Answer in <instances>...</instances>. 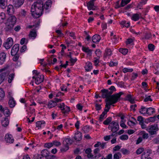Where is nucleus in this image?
I'll use <instances>...</instances> for the list:
<instances>
[{
    "label": "nucleus",
    "mask_w": 159,
    "mask_h": 159,
    "mask_svg": "<svg viewBox=\"0 0 159 159\" xmlns=\"http://www.w3.org/2000/svg\"><path fill=\"white\" fill-rule=\"evenodd\" d=\"M43 2L40 0L34 2L32 5L31 11L34 17H39L42 14L43 10Z\"/></svg>",
    "instance_id": "f257e3e1"
},
{
    "label": "nucleus",
    "mask_w": 159,
    "mask_h": 159,
    "mask_svg": "<svg viewBox=\"0 0 159 159\" xmlns=\"http://www.w3.org/2000/svg\"><path fill=\"white\" fill-rule=\"evenodd\" d=\"M146 130L151 135H156L159 130V128L157 124H154L148 126Z\"/></svg>",
    "instance_id": "f03ea898"
},
{
    "label": "nucleus",
    "mask_w": 159,
    "mask_h": 159,
    "mask_svg": "<svg viewBox=\"0 0 159 159\" xmlns=\"http://www.w3.org/2000/svg\"><path fill=\"white\" fill-rule=\"evenodd\" d=\"M119 127L118 123L113 121L109 125L108 128L111 129L113 133H115L119 129Z\"/></svg>",
    "instance_id": "7ed1b4c3"
},
{
    "label": "nucleus",
    "mask_w": 159,
    "mask_h": 159,
    "mask_svg": "<svg viewBox=\"0 0 159 159\" xmlns=\"http://www.w3.org/2000/svg\"><path fill=\"white\" fill-rule=\"evenodd\" d=\"M123 93L120 92L119 93L111 95L107 101L112 102L113 104L116 103Z\"/></svg>",
    "instance_id": "20e7f679"
},
{
    "label": "nucleus",
    "mask_w": 159,
    "mask_h": 159,
    "mask_svg": "<svg viewBox=\"0 0 159 159\" xmlns=\"http://www.w3.org/2000/svg\"><path fill=\"white\" fill-rule=\"evenodd\" d=\"M13 44V41L12 38H8L7 39L6 42L4 43L3 45L7 49H9Z\"/></svg>",
    "instance_id": "39448f33"
},
{
    "label": "nucleus",
    "mask_w": 159,
    "mask_h": 159,
    "mask_svg": "<svg viewBox=\"0 0 159 159\" xmlns=\"http://www.w3.org/2000/svg\"><path fill=\"white\" fill-rule=\"evenodd\" d=\"M102 93V97L103 98H106V100L108 99L109 97L112 93V91H109L107 89H103L101 90Z\"/></svg>",
    "instance_id": "423d86ee"
},
{
    "label": "nucleus",
    "mask_w": 159,
    "mask_h": 159,
    "mask_svg": "<svg viewBox=\"0 0 159 159\" xmlns=\"http://www.w3.org/2000/svg\"><path fill=\"white\" fill-rule=\"evenodd\" d=\"M44 76L43 75H41L36 77L33 76V79H35V83L37 84H39L43 81Z\"/></svg>",
    "instance_id": "0eeeda50"
},
{
    "label": "nucleus",
    "mask_w": 159,
    "mask_h": 159,
    "mask_svg": "<svg viewBox=\"0 0 159 159\" xmlns=\"http://www.w3.org/2000/svg\"><path fill=\"white\" fill-rule=\"evenodd\" d=\"M19 49V44H15L14 45L11 50V55H16L18 52Z\"/></svg>",
    "instance_id": "6e6552de"
},
{
    "label": "nucleus",
    "mask_w": 159,
    "mask_h": 159,
    "mask_svg": "<svg viewBox=\"0 0 159 159\" xmlns=\"http://www.w3.org/2000/svg\"><path fill=\"white\" fill-rule=\"evenodd\" d=\"M24 0H13V3L15 7H19L23 4Z\"/></svg>",
    "instance_id": "1a4fd4ad"
},
{
    "label": "nucleus",
    "mask_w": 159,
    "mask_h": 159,
    "mask_svg": "<svg viewBox=\"0 0 159 159\" xmlns=\"http://www.w3.org/2000/svg\"><path fill=\"white\" fill-rule=\"evenodd\" d=\"M7 12L8 14L9 15H13L14 12V9L13 5H9L7 7Z\"/></svg>",
    "instance_id": "9d476101"
},
{
    "label": "nucleus",
    "mask_w": 159,
    "mask_h": 159,
    "mask_svg": "<svg viewBox=\"0 0 159 159\" xmlns=\"http://www.w3.org/2000/svg\"><path fill=\"white\" fill-rule=\"evenodd\" d=\"M36 30L35 29H34L30 32V34H29V37L30 38L34 39L36 37Z\"/></svg>",
    "instance_id": "9b49d317"
},
{
    "label": "nucleus",
    "mask_w": 159,
    "mask_h": 159,
    "mask_svg": "<svg viewBox=\"0 0 159 159\" xmlns=\"http://www.w3.org/2000/svg\"><path fill=\"white\" fill-rule=\"evenodd\" d=\"M82 137L81 133L78 131L75 133L74 138L76 141H79L82 139Z\"/></svg>",
    "instance_id": "f8f14e48"
},
{
    "label": "nucleus",
    "mask_w": 159,
    "mask_h": 159,
    "mask_svg": "<svg viewBox=\"0 0 159 159\" xmlns=\"http://www.w3.org/2000/svg\"><path fill=\"white\" fill-rule=\"evenodd\" d=\"M14 25L11 23L7 22L6 23L5 30L6 31H11L13 29Z\"/></svg>",
    "instance_id": "ddd939ff"
},
{
    "label": "nucleus",
    "mask_w": 159,
    "mask_h": 159,
    "mask_svg": "<svg viewBox=\"0 0 159 159\" xmlns=\"http://www.w3.org/2000/svg\"><path fill=\"white\" fill-rule=\"evenodd\" d=\"M5 139L7 143H12L14 141L12 136L11 134H7L5 136Z\"/></svg>",
    "instance_id": "4468645a"
},
{
    "label": "nucleus",
    "mask_w": 159,
    "mask_h": 159,
    "mask_svg": "<svg viewBox=\"0 0 159 159\" xmlns=\"http://www.w3.org/2000/svg\"><path fill=\"white\" fill-rule=\"evenodd\" d=\"M101 39V37L99 35L96 34L92 37V41L94 43H98Z\"/></svg>",
    "instance_id": "2eb2a0df"
},
{
    "label": "nucleus",
    "mask_w": 159,
    "mask_h": 159,
    "mask_svg": "<svg viewBox=\"0 0 159 159\" xmlns=\"http://www.w3.org/2000/svg\"><path fill=\"white\" fill-rule=\"evenodd\" d=\"M6 54L4 52L0 53V65L2 64L5 60Z\"/></svg>",
    "instance_id": "dca6fc26"
},
{
    "label": "nucleus",
    "mask_w": 159,
    "mask_h": 159,
    "mask_svg": "<svg viewBox=\"0 0 159 159\" xmlns=\"http://www.w3.org/2000/svg\"><path fill=\"white\" fill-rule=\"evenodd\" d=\"M16 19L14 16H11L9 17L7 21L14 25L16 22Z\"/></svg>",
    "instance_id": "f3484780"
},
{
    "label": "nucleus",
    "mask_w": 159,
    "mask_h": 159,
    "mask_svg": "<svg viewBox=\"0 0 159 159\" xmlns=\"http://www.w3.org/2000/svg\"><path fill=\"white\" fill-rule=\"evenodd\" d=\"M11 97V98L8 101L9 105L11 108L14 107L16 105V102L12 97Z\"/></svg>",
    "instance_id": "a211bd4d"
},
{
    "label": "nucleus",
    "mask_w": 159,
    "mask_h": 159,
    "mask_svg": "<svg viewBox=\"0 0 159 159\" xmlns=\"http://www.w3.org/2000/svg\"><path fill=\"white\" fill-rule=\"evenodd\" d=\"M139 18H142L141 17V14H138L137 13L133 14L131 16V19L132 20L136 21L138 20Z\"/></svg>",
    "instance_id": "6ab92c4d"
},
{
    "label": "nucleus",
    "mask_w": 159,
    "mask_h": 159,
    "mask_svg": "<svg viewBox=\"0 0 159 159\" xmlns=\"http://www.w3.org/2000/svg\"><path fill=\"white\" fill-rule=\"evenodd\" d=\"M85 68L86 71H90L92 68V64L89 62H87L86 63Z\"/></svg>",
    "instance_id": "aec40b11"
},
{
    "label": "nucleus",
    "mask_w": 159,
    "mask_h": 159,
    "mask_svg": "<svg viewBox=\"0 0 159 159\" xmlns=\"http://www.w3.org/2000/svg\"><path fill=\"white\" fill-rule=\"evenodd\" d=\"M126 100L129 101L131 103H135L134 99L132 97L130 94L128 95L125 97Z\"/></svg>",
    "instance_id": "412c9836"
},
{
    "label": "nucleus",
    "mask_w": 159,
    "mask_h": 159,
    "mask_svg": "<svg viewBox=\"0 0 159 159\" xmlns=\"http://www.w3.org/2000/svg\"><path fill=\"white\" fill-rule=\"evenodd\" d=\"M87 7L88 9L89 10H95V7L94 6V3L93 2H92L90 1L87 3Z\"/></svg>",
    "instance_id": "4be33fe9"
},
{
    "label": "nucleus",
    "mask_w": 159,
    "mask_h": 159,
    "mask_svg": "<svg viewBox=\"0 0 159 159\" xmlns=\"http://www.w3.org/2000/svg\"><path fill=\"white\" fill-rule=\"evenodd\" d=\"M41 155L42 157H44L45 158L47 157L50 154V152L49 151L46 149H44L42 150L41 152Z\"/></svg>",
    "instance_id": "5701e85b"
},
{
    "label": "nucleus",
    "mask_w": 159,
    "mask_h": 159,
    "mask_svg": "<svg viewBox=\"0 0 159 159\" xmlns=\"http://www.w3.org/2000/svg\"><path fill=\"white\" fill-rule=\"evenodd\" d=\"M7 75V74L4 72L0 73V84L3 81L5 77Z\"/></svg>",
    "instance_id": "b1692460"
},
{
    "label": "nucleus",
    "mask_w": 159,
    "mask_h": 159,
    "mask_svg": "<svg viewBox=\"0 0 159 159\" xmlns=\"http://www.w3.org/2000/svg\"><path fill=\"white\" fill-rule=\"evenodd\" d=\"M6 19L5 14L4 12L0 13V23H3Z\"/></svg>",
    "instance_id": "393cba45"
},
{
    "label": "nucleus",
    "mask_w": 159,
    "mask_h": 159,
    "mask_svg": "<svg viewBox=\"0 0 159 159\" xmlns=\"http://www.w3.org/2000/svg\"><path fill=\"white\" fill-rule=\"evenodd\" d=\"M147 114L151 115L155 112V109L152 107H149L147 109Z\"/></svg>",
    "instance_id": "a878e982"
},
{
    "label": "nucleus",
    "mask_w": 159,
    "mask_h": 159,
    "mask_svg": "<svg viewBox=\"0 0 159 159\" xmlns=\"http://www.w3.org/2000/svg\"><path fill=\"white\" fill-rule=\"evenodd\" d=\"M93 155L91 153L87 155V157L89 158H93V159H96V158H98L101 157V154L99 153L98 155H95V156L93 157Z\"/></svg>",
    "instance_id": "bb28decb"
},
{
    "label": "nucleus",
    "mask_w": 159,
    "mask_h": 159,
    "mask_svg": "<svg viewBox=\"0 0 159 159\" xmlns=\"http://www.w3.org/2000/svg\"><path fill=\"white\" fill-rule=\"evenodd\" d=\"M56 105V102L54 101H50L48 104V107L49 108H51L55 107Z\"/></svg>",
    "instance_id": "cd10ccee"
},
{
    "label": "nucleus",
    "mask_w": 159,
    "mask_h": 159,
    "mask_svg": "<svg viewBox=\"0 0 159 159\" xmlns=\"http://www.w3.org/2000/svg\"><path fill=\"white\" fill-rule=\"evenodd\" d=\"M147 109L145 107L142 106L139 110V112L141 114L145 115L147 114Z\"/></svg>",
    "instance_id": "c85d7f7f"
},
{
    "label": "nucleus",
    "mask_w": 159,
    "mask_h": 159,
    "mask_svg": "<svg viewBox=\"0 0 159 159\" xmlns=\"http://www.w3.org/2000/svg\"><path fill=\"white\" fill-rule=\"evenodd\" d=\"M111 54L112 52L111 50L109 49H107L105 50L104 57H106L108 56L111 55Z\"/></svg>",
    "instance_id": "c756f323"
},
{
    "label": "nucleus",
    "mask_w": 159,
    "mask_h": 159,
    "mask_svg": "<svg viewBox=\"0 0 159 159\" xmlns=\"http://www.w3.org/2000/svg\"><path fill=\"white\" fill-rule=\"evenodd\" d=\"M8 119L7 118H4L2 121V125L3 126H7L9 124Z\"/></svg>",
    "instance_id": "7c9ffc66"
},
{
    "label": "nucleus",
    "mask_w": 159,
    "mask_h": 159,
    "mask_svg": "<svg viewBox=\"0 0 159 159\" xmlns=\"http://www.w3.org/2000/svg\"><path fill=\"white\" fill-rule=\"evenodd\" d=\"M5 115L7 117L8 116L10 115V110L8 109L7 107H5L4 108V110L3 111Z\"/></svg>",
    "instance_id": "2f4dec72"
},
{
    "label": "nucleus",
    "mask_w": 159,
    "mask_h": 159,
    "mask_svg": "<svg viewBox=\"0 0 159 159\" xmlns=\"http://www.w3.org/2000/svg\"><path fill=\"white\" fill-rule=\"evenodd\" d=\"M72 143V140L70 139H66L64 140L63 142V144L70 145Z\"/></svg>",
    "instance_id": "473e14b6"
},
{
    "label": "nucleus",
    "mask_w": 159,
    "mask_h": 159,
    "mask_svg": "<svg viewBox=\"0 0 159 159\" xmlns=\"http://www.w3.org/2000/svg\"><path fill=\"white\" fill-rule=\"evenodd\" d=\"M82 50L85 52H86L88 54H91V50L89 49V48H86L83 47L82 48Z\"/></svg>",
    "instance_id": "72a5a7b5"
},
{
    "label": "nucleus",
    "mask_w": 159,
    "mask_h": 159,
    "mask_svg": "<svg viewBox=\"0 0 159 159\" xmlns=\"http://www.w3.org/2000/svg\"><path fill=\"white\" fill-rule=\"evenodd\" d=\"M64 146L61 148V152H65L68 150L69 148L68 145L63 144Z\"/></svg>",
    "instance_id": "f704fd0d"
},
{
    "label": "nucleus",
    "mask_w": 159,
    "mask_h": 159,
    "mask_svg": "<svg viewBox=\"0 0 159 159\" xmlns=\"http://www.w3.org/2000/svg\"><path fill=\"white\" fill-rule=\"evenodd\" d=\"M7 0H0V7L3 8L6 6Z\"/></svg>",
    "instance_id": "c9c22d12"
},
{
    "label": "nucleus",
    "mask_w": 159,
    "mask_h": 159,
    "mask_svg": "<svg viewBox=\"0 0 159 159\" xmlns=\"http://www.w3.org/2000/svg\"><path fill=\"white\" fill-rule=\"evenodd\" d=\"M5 96V92L2 89L0 88V101L3 99Z\"/></svg>",
    "instance_id": "e433bc0d"
},
{
    "label": "nucleus",
    "mask_w": 159,
    "mask_h": 159,
    "mask_svg": "<svg viewBox=\"0 0 159 159\" xmlns=\"http://www.w3.org/2000/svg\"><path fill=\"white\" fill-rule=\"evenodd\" d=\"M144 151V148L143 147L140 148H138L136 151V153L137 155L141 154Z\"/></svg>",
    "instance_id": "4c0bfd02"
},
{
    "label": "nucleus",
    "mask_w": 159,
    "mask_h": 159,
    "mask_svg": "<svg viewBox=\"0 0 159 159\" xmlns=\"http://www.w3.org/2000/svg\"><path fill=\"white\" fill-rule=\"evenodd\" d=\"M111 120L112 118L111 117H108L104 121L103 123L104 125H107L111 121Z\"/></svg>",
    "instance_id": "58836bf2"
},
{
    "label": "nucleus",
    "mask_w": 159,
    "mask_h": 159,
    "mask_svg": "<svg viewBox=\"0 0 159 159\" xmlns=\"http://www.w3.org/2000/svg\"><path fill=\"white\" fill-rule=\"evenodd\" d=\"M119 51L124 55H125L128 52V50L125 48H120Z\"/></svg>",
    "instance_id": "ea45409f"
},
{
    "label": "nucleus",
    "mask_w": 159,
    "mask_h": 159,
    "mask_svg": "<svg viewBox=\"0 0 159 159\" xmlns=\"http://www.w3.org/2000/svg\"><path fill=\"white\" fill-rule=\"evenodd\" d=\"M120 151L124 155H127L129 153V151L127 149L124 148L121 149Z\"/></svg>",
    "instance_id": "a19ab883"
},
{
    "label": "nucleus",
    "mask_w": 159,
    "mask_h": 159,
    "mask_svg": "<svg viewBox=\"0 0 159 159\" xmlns=\"http://www.w3.org/2000/svg\"><path fill=\"white\" fill-rule=\"evenodd\" d=\"M141 159H152L150 157L147 156L145 152H143L141 156Z\"/></svg>",
    "instance_id": "79ce46f5"
},
{
    "label": "nucleus",
    "mask_w": 159,
    "mask_h": 159,
    "mask_svg": "<svg viewBox=\"0 0 159 159\" xmlns=\"http://www.w3.org/2000/svg\"><path fill=\"white\" fill-rule=\"evenodd\" d=\"M121 153L119 152L115 153L113 156V159H119L121 157Z\"/></svg>",
    "instance_id": "37998d69"
},
{
    "label": "nucleus",
    "mask_w": 159,
    "mask_h": 159,
    "mask_svg": "<svg viewBox=\"0 0 159 159\" xmlns=\"http://www.w3.org/2000/svg\"><path fill=\"white\" fill-rule=\"evenodd\" d=\"M131 0H122L121 3L122 7H124Z\"/></svg>",
    "instance_id": "c03bdc74"
},
{
    "label": "nucleus",
    "mask_w": 159,
    "mask_h": 159,
    "mask_svg": "<svg viewBox=\"0 0 159 159\" xmlns=\"http://www.w3.org/2000/svg\"><path fill=\"white\" fill-rule=\"evenodd\" d=\"M70 111V108L68 106H65L63 111H62V112L63 113H66Z\"/></svg>",
    "instance_id": "a18cd8bd"
},
{
    "label": "nucleus",
    "mask_w": 159,
    "mask_h": 159,
    "mask_svg": "<svg viewBox=\"0 0 159 159\" xmlns=\"http://www.w3.org/2000/svg\"><path fill=\"white\" fill-rule=\"evenodd\" d=\"M14 76V74H10L8 78V81L9 83H11L12 80H13V78Z\"/></svg>",
    "instance_id": "49530a36"
},
{
    "label": "nucleus",
    "mask_w": 159,
    "mask_h": 159,
    "mask_svg": "<svg viewBox=\"0 0 159 159\" xmlns=\"http://www.w3.org/2000/svg\"><path fill=\"white\" fill-rule=\"evenodd\" d=\"M128 136L126 134L121 135L120 137V139L122 140H127L128 139Z\"/></svg>",
    "instance_id": "de8ad7c7"
},
{
    "label": "nucleus",
    "mask_w": 159,
    "mask_h": 159,
    "mask_svg": "<svg viewBox=\"0 0 159 159\" xmlns=\"http://www.w3.org/2000/svg\"><path fill=\"white\" fill-rule=\"evenodd\" d=\"M133 70L132 68L128 69L126 68H125L123 69V72L125 73L127 72H132Z\"/></svg>",
    "instance_id": "09e8293b"
},
{
    "label": "nucleus",
    "mask_w": 159,
    "mask_h": 159,
    "mask_svg": "<svg viewBox=\"0 0 159 159\" xmlns=\"http://www.w3.org/2000/svg\"><path fill=\"white\" fill-rule=\"evenodd\" d=\"M137 120L139 122V124L144 122L143 118L141 116H139L138 117Z\"/></svg>",
    "instance_id": "8fccbe9b"
},
{
    "label": "nucleus",
    "mask_w": 159,
    "mask_h": 159,
    "mask_svg": "<svg viewBox=\"0 0 159 159\" xmlns=\"http://www.w3.org/2000/svg\"><path fill=\"white\" fill-rule=\"evenodd\" d=\"M52 143L53 145H54L56 146H58L61 145V143L57 140L53 141L52 142Z\"/></svg>",
    "instance_id": "3c124183"
},
{
    "label": "nucleus",
    "mask_w": 159,
    "mask_h": 159,
    "mask_svg": "<svg viewBox=\"0 0 159 159\" xmlns=\"http://www.w3.org/2000/svg\"><path fill=\"white\" fill-rule=\"evenodd\" d=\"M154 45L152 44H149L148 47L149 49L151 51H153L154 49Z\"/></svg>",
    "instance_id": "603ef678"
},
{
    "label": "nucleus",
    "mask_w": 159,
    "mask_h": 159,
    "mask_svg": "<svg viewBox=\"0 0 159 159\" xmlns=\"http://www.w3.org/2000/svg\"><path fill=\"white\" fill-rule=\"evenodd\" d=\"M53 146V144L52 143H46L44 144L45 147L49 148L51 147H52Z\"/></svg>",
    "instance_id": "864d4df0"
},
{
    "label": "nucleus",
    "mask_w": 159,
    "mask_h": 159,
    "mask_svg": "<svg viewBox=\"0 0 159 159\" xmlns=\"http://www.w3.org/2000/svg\"><path fill=\"white\" fill-rule=\"evenodd\" d=\"M120 126L123 128L127 129L128 127L125 125L123 121L122 120L120 122Z\"/></svg>",
    "instance_id": "5fc2aeb1"
},
{
    "label": "nucleus",
    "mask_w": 159,
    "mask_h": 159,
    "mask_svg": "<svg viewBox=\"0 0 159 159\" xmlns=\"http://www.w3.org/2000/svg\"><path fill=\"white\" fill-rule=\"evenodd\" d=\"M105 112H102L99 117V120L100 121H102L104 118V116L106 115Z\"/></svg>",
    "instance_id": "6e6d98bb"
},
{
    "label": "nucleus",
    "mask_w": 159,
    "mask_h": 159,
    "mask_svg": "<svg viewBox=\"0 0 159 159\" xmlns=\"http://www.w3.org/2000/svg\"><path fill=\"white\" fill-rule=\"evenodd\" d=\"M142 137L143 139H147L148 137V133H145L144 131H143Z\"/></svg>",
    "instance_id": "4d7b16f0"
},
{
    "label": "nucleus",
    "mask_w": 159,
    "mask_h": 159,
    "mask_svg": "<svg viewBox=\"0 0 159 159\" xmlns=\"http://www.w3.org/2000/svg\"><path fill=\"white\" fill-rule=\"evenodd\" d=\"M33 159H43V157L40 155L34 156Z\"/></svg>",
    "instance_id": "13d9d810"
},
{
    "label": "nucleus",
    "mask_w": 159,
    "mask_h": 159,
    "mask_svg": "<svg viewBox=\"0 0 159 159\" xmlns=\"http://www.w3.org/2000/svg\"><path fill=\"white\" fill-rule=\"evenodd\" d=\"M39 23L35 25H28L27 26V28H32L34 27L35 28H36L38 27L39 26Z\"/></svg>",
    "instance_id": "bf43d9fd"
},
{
    "label": "nucleus",
    "mask_w": 159,
    "mask_h": 159,
    "mask_svg": "<svg viewBox=\"0 0 159 159\" xmlns=\"http://www.w3.org/2000/svg\"><path fill=\"white\" fill-rule=\"evenodd\" d=\"M138 76V75L137 73H133L132 76L131 80H134Z\"/></svg>",
    "instance_id": "052dcab7"
},
{
    "label": "nucleus",
    "mask_w": 159,
    "mask_h": 159,
    "mask_svg": "<svg viewBox=\"0 0 159 159\" xmlns=\"http://www.w3.org/2000/svg\"><path fill=\"white\" fill-rule=\"evenodd\" d=\"M51 1H48L45 4V5L46 7H45V8H46V9H48L49 6H51Z\"/></svg>",
    "instance_id": "680f3d73"
},
{
    "label": "nucleus",
    "mask_w": 159,
    "mask_h": 159,
    "mask_svg": "<svg viewBox=\"0 0 159 159\" xmlns=\"http://www.w3.org/2000/svg\"><path fill=\"white\" fill-rule=\"evenodd\" d=\"M150 96H149L148 97H146L144 99V101L145 102H147L148 101H150L151 102L152 101V100L150 98Z\"/></svg>",
    "instance_id": "e2e57ef3"
},
{
    "label": "nucleus",
    "mask_w": 159,
    "mask_h": 159,
    "mask_svg": "<svg viewBox=\"0 0 159 159\" xmlns=\"http://www.w3.org/2000/svg\"><path fill=\"white\" fill-rule=\"evenodd\" d=\"M42 124V123L41 121H38L36 122V126L38 128V129H39L41 127V126Z\"/></svg>",
    "instance_id": "0e129e2a"
},
{
    "label": "nucleus",
    "mask_w": 159,
    "mask_h": 159,
    "mask_svg": "<svg viewBox=\"0 0 159 159\" xmlns=\"http://www.w3.org/2000/svg\"><path fill=\"white\" fill-rule=\"evenodd\" d=\"M14 56V57H13L12 58V60L14 61H17L19 58V56L18 54H17L16 55H15Z\"/></svg>",
    "instance_id": "69168bd1"
},
{
    "label": "nucleus",
    "mask_w": 159,
    "mask_h": 159,
    "mask_svg": "<svg viewBox=\"0 0 159 159\" xmlns=\"http://www.w3.org/2000/svg\"><path fill=\"white\" fill-rule=\"evenodd\" d=\"M21 15L24 17L26 15V11L24 10H22L20 12Z\"/></svg>",
    "instance_id": "338daca9"
},
{
    "label": "nucleus",
    "mask_w": 159,
    "mask_h": 159,
    "mask_svg": "<svg viewBox=\"0 0 159 159\" xmlns=\"http://www.w3.org/2000/svg\"><path fill=\"white\" fill-rule=\"evenodd\" d=\"M56 156L54 155H49L46 157V159H54Z\"/></svg>",
    "instance_id": "774afa93"
}]
</instances>
